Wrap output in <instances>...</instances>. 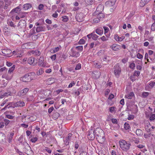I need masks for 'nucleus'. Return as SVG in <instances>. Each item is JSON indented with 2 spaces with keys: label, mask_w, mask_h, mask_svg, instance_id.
I'll return each instance as SVG.
<instances>
[{
  "label": "nucleus",
  "mask_w": 155,
  "mask_h": 155,
  "mask_svg": "<svg viewBox=\"0 0 155 155\" xmlns=\"http://www.w3.org/2000/svg\"><path fill=\"white\" fill-rule=\"evenodd\" d=\"M35 74L34 72L29 73L25 74L20 78V80L24 82H29L34 78Z\"/></svg>",
  "instance_id": "obj_1"
},
{
  "label": "nucleus",
  "mask_w": 155,
  "mask_h": 155,
  "mask_svg": "<svg viewBox=\"0 0 155 155\" xmlns=\"http://www.w3.org/2000/svg\"><path fill=\"white\" fill-rule=\"evenodd\" d=\"M120 147L123 151H127L131 145L129 142L126 141L124 140H120L119 141Z\"/></svg>",
  "instance_id": "obj_2"
},
{
  "label": "nucleus",
  "mask_w": 155,
  "mask_h": 155,
  "mask_svg": "<svg viewBox=\"0 0 155 155\" xmlns=\"http://www.w3.org/2000/svg\"><path fill=\"white\" fill-rule=\"evenodd\" d=\"M94 131L96 136L98 137L97 139L101 140V135H104V131L101 129L97 128L94 130Z\"/></svg>",
  "instance_id": "obj_3"
},
{
  "label": "nucleus",
  "mask_w": 155,
  "mask_h": 155,
  "mask_svg": "<svg viewBox=\"0 0 155 155\" xmlns=\"http://www.w3.org/2000/svg\"><path fill=\"white\" fill-rule=\"evenodd\" d=\"M114 73L117 77H118L121 72V69L119 64H116L114 66Z\"/></svg>",
  "instance_id": "obj_4"
},
{
  "label": "nucleus",
  "mask_w": 155,
  "mask_h": 155,
  "mask_svg": "<svg viewBox=\"0 0 155 155\" xmlns=\"http://www.w3.org/2000/svg\"><path fill=\"white\" fill-rule=\"evenodd\" d=\"M4 1V6L3 8L4 9H7L9 11L11 8V5L12 2L11 0H3Z\"/></svg>",
  "instance_id": "obj_5"
},
{
  "label": "nucleus",
  "mask_w": 155,
  "mask_h": 155,
  "mask_svg": "<svg viewBox=\"0 0 155 155\" xmlns=\"http://www.w3.org/2000/svg\"><path fill=\"white\" fill-rule=\"evenodd\" d=\"M100 8H102V6L101 5L97 7L96 11V14H98L97 17L98 18L100 19L101 18H104L105 16L104 14L103 13L101 12V11H100V12H99V9Z\"/></svg>",
  "instance_id": "obj_6"
},
{
  "label": "nucleus",
  "mask_w": 155,
  "mask_h": 155,
  "mask_svg": "<svg viewBox=\"0 0 155 155\" xmlns=\"http://www.w3.org/2000/svg\"><path fill=\"white\" fill-rule=\"evenodd\" d=\"M95 136L96 135L95 134L94 130L91 129L89 130L87 136L89 139L91 140H94L95 138Z\"/></svg>",
  "instance_id": "obj_7"
},
{
  "label": "nucleus",
  "mask_w": 155,
  "mask_h": 155,
  "mask_svg": "<svg viewBox=\"0 0 155 155\" xmlns=\"http://www.w3.org/2000/svg\"><path fill=\"white\" fill-rule=\"evenodd\" d=\"M75 17L77 21L80 22L83 20L84 17V14L82 13H78L76 15Z\"/></svg>",
  "instance_id": "obj_8"
},
{
  "label": "nucleus",
  "mask_w": 155,
  "mask_h": 155,
  "mask_svg": "<svg viewBox=\"0 0 155 155\" xmlns=\"http://www.w3.org/2000/svg\"><path fill=\"white\" fill-rule=\"evenodd\" d=\"M39 65L40 66L46 67H47V63L44 62V58L43 57H41L39 59L38 61Z\"/></svg>",
  "instance_id": "obj_9"
},
{
  "label": "nucleus",
  "mask_w": 155,
  "mask_h": 155,
  "mask_svg": "<svg viewBox=\"0 0 155 155\" xmlns=\"http://www.w3.org/2000/svg\"><path fill=\"white\" fill-rule=\"evenodd\" d=\"M29 91V88H25L22 90L18 92L17 94V96H22L26 94Z\"/></svg>",
  "instance_id": "obj_10"
},
{
  "label": "nucleus",
  "mask_w": 155,
  "mask_h": 155,
  "mask_svg": "<svg viewBox=\"0 0 155 155\" xmlns=\"http://www.w3.org/2000/svg\"><path fill=\"white\" fill-rule=\"evenodd\" d=\"M28 62L30 65L32 64L33 65H35L38 63L37 60H36L35 61L34 58L33 57L29 58L28 60Z\"/></svg>",
  "instance_id": "obj_11"
},
{
  "label": "nucleus",
  "mask_w": 155,
  "mask_h": 155,
  "mask_svg": "<svg viewBox=\"0 0 155 155\" xmlns=\"http://www.w3.org/2000/svg\"><path fill=\"white\" fill-rule=\"evenodd\" d=\"M13 77V74L8 73H7L3 74L2 77L3 78H5L7 80H10Z\"/></svg>",
  "instance_id": "obj_12"
},
{
  "label": "nucleus",
  "mask_w": 155,
  "mask_h": 155,
  "mask_svg": "<svg viewBox=\"0 0 155 155\" xmlns=\"http://www.w3.org/2000/svg\"><path fill=\"white\" fill-rule=\"evenodd\" d=\"M25 153L28 155H33L34 153L32 150H31V148L29 145L27 146L25 148Z\"/></svg>",
  "instance_id": "obj_13"
},
{
  "label": "nucleus",
  "mask_w": 155,
  "mask_h": 155,
  "mask_svg": "<svg viewBox=\"0 0 155 155\" xmlns=\"http://www.w3.org/2000/svg\"><path fill=\"white\" fill-rule=\"evenodd\" d=\"M101 75V72L97 71H94L92 73V77L95 79L99 78L100 77Z\"/></svg>",
  "instance_id": "obj_14"
},
{
  "label": "nucleus",
  "mask_w": 155,
  "mask_h": 155,
  "mask_svg": "<svg viewBox=\"0 0 155 155\" xmlns=\"http://www.w3.org/2000/svg\"><path fill=\"white\" fill-rule=\"evenodd\" d=\"M21 5L13 9L10 12V14L11 15L14 14V13H18L19 12H20L21 11Z\"/></svg>",
  "instance_id": "obj_15"
},
{
  "label": "nucleus",
  "mask_w": 155,
  "mask_h": 155,
  "mask_svg": "<svg viewBox=\"0 0 155 155\" xmlns=\"http://www.w3.org/2000/svg\"><path fill=\"white\" fill-rule=\"evenodd\" d=\"M12 51L10 49H5L2 50V52L5 56L9 57L10 54L12 53Z\"/></svg>",
  "instance_id": "obj_16"
},
{
  "label": "nucleus",
  "mask_w": 155,
  "mask_h": 155,
  "mask_svg": "<svg viewBox=\"0 0 155 155\" xmlns=\"http://www.w3.org/2000/svg\"><path fill=\"white\" fill-rule=\"evenodd\" d=\"M45 26L42 25L40 26L37 27L35 30L36 32L38 33L40 32L45 31Z\"/></svg>",
  "instance_id": "obj_17"
},
{
  "label": "nucleus",
  "mask_w": 155,
  "mask_h": 155,
  "mask_svg": "<svg viewBox=\"0 0 155 155\" xmlns=\"http://www.w3.org/2000/svg\"><path fill=\"white\" fill-rule=\"evenodd\" d=\"M32 7V5L29 3H26L22 6V9L24 10H28Z\"/></svg>",
  "instance_id": "obj_18"
},
{
  "label": "nucleus",
  "mask_w": 155,
  "mask_h": 155,
  "mask_svg": "<svg viewBox=\"0 0 155 155\" xmlns=\"http://www.w3.org/2000/svg\"><path fill=\"white\" fill-rule=\"evenodd\" d=\"M26 23V21L23 20H20L19 22L18 27L22 28L25 27Z\"/></svg>",
  "instance_id": "obj_19"
},
{
  "label": "nucleus",
  "mask_w": 155,
  "mask_h": 155,
  "mask_svg": "<svg viewBox=\"0 0 155 155\" xmlns=\"http://www.w3.org/2000/svg\"><path fill=\"white\" fill-rule=\"evenodd\" d=\"M71 56L72 57L77 58L79 57L80 55V53L79 52L74 51L72 49H71Z\"/></svg>",
  "instance_id": "obj_20"
},
{
  "label": "nucleus",
  "mask_w": 155,
  "mask_h": 155,
  "mask_svg": "<svg viewBox=\"0 0 155 155\" xmlns=\"http://www.w3.org/2000/svg\"><path fill=\"white\" fill-rule=\"evenodd\" d=\"M25 103L23 101H19L14 104L15 107H23L25 106Z\"/></svg>",
  "instance_id": "obj_21"
},
{
  "label": "nucleus",
  "mask_w": 155,
  "mask_h": 155,
  "mask_svg": "<svg viewBox=\"0 0 155 155\" xmlns=\"http://www.w3.org/2000/svg\"><path fill=\"white\" fill-rule=\"evenodd\" d=\"M5 126L9 125H12L13 123H14L15 121H10L7 119H4L3 120Z\"/></svg>",
  "instance_id": "obj_22"
},
{
  "label": "nucleus",
  "mask_w": 155,
  "mask_h": 155,
  "mask_svg": "<svg viewBox=\"0 0 155 155\" xmlns=\"http://www.w3.org/2000/svg\"><path fill=\"white\" fill-rule=\"evenodd\" d=\"M115 3V1L109 0L107 1L105 3V5L109 7H111L113 6Z\"/></svg>",
  "instance_id": "obj_23"
},
{
  "label": "nucleus",
  "mask_w": 155,
  "mask_h": 155,
  "mask_svg": "<svg viewBox=\"0 0 155 155\" xmlns=\"http://www.w3.org/2000/svg\"><path fill=\"white\" fill-rule=\"evenodd\" d=\"M4 35L7 36H9L11 35L12 33V30H3Z\"/></svg>",
  "instance_id": "obj_24"
},
{
  "label": "nucleus",
  "mask_w": 155,
  "mask_h": 155,
  "mask_svg": "<svg viewBox=\"0 0 155 155\" xmlns=\"http://www.w3.org/2000/svg\"><path fill=\"white\" fill-rule=\"evenodd\" d=\"M134 96V94L133 92H130L129 94L125 95V97L129 99H131Z\"/></svg>",
  "instance_id": "obj_25"
},
{
  "label": "nucleus",
  "mask_w": 155,
  "mask_h": 155,
  "mask_svg": "<svg viewBox=\"0 0 155 155\" xmlns=\"http://www.w3.org/2000/svg\"><path fill=\"white\" fill-rule=\"evenodd\" d=\"M111 48L113 50L116 51L119 49L120 46L119 45L114 44L113 45Z\"/></svg>",
  "instance_id": "obj_26"
},
{
  "label": "nucleus",
  "mask_w": 155,
  "mask_h": 155,
  "mask_svg": "<svg viewBox=\"0 0 155 155\" xmlns=\"http://www.w3.org/2000/svg\"><path fill=\"white\" fill-rule=\"evenodd\" d=\"M150 126H151V125L150 124V123L149 124H146V125L145 126V130L147 132H150L151 130L150 128L149 127Z\"/></svg>",
  "instance_id": "obj_27"
},
{
  "label": "nucleus",
  "mask_w": 155,
  "mask_h": 155,
  "mask_svg": "<svg viewBox=\"0 0 155 155\" xmlns=\"http://www.w3.org/2000/svg\"><path fill=\"white\" fill-rule=\"evenodd\" d=\"M43 94L45 96H48L51 94V92L50 90H46L43 91Z\"/></svg>",
  "instance_id": "obj_28"
},
{
  "label": "nucleus",
  "mask_w": 155,
  "mask_h": 155,
  "mask_svg": "<svg viewBox=\"0 0 155 155\" xmlns=\"http://www.w3.org/2000/svg\"><path fill=\"white\" fill-rule=\"evenodd\" d=\"M103 30L102 28L97 29L96 30V32L98 35H101L103 33Z\"/></svg>",
  "instance_id": "obj_29"
},
{
  "label": "nucleus",
  "mask_w": 155,
  "mask_h": 155,
  "mask_svg": "<svg viewBox=\"0 0 155 155\" xmlns=\"http://www.w3.org/2000/svg\"><path fill=\"white\" fill-rule=\"evenodd\" d=\"M143 134V133L142 130L140 129L136 130V135L138 136H141Z\"/></svg>",
  "instance_id": "obj_30"
},
{
  "label": "nucleus",
  "mask_w": 155,
  "mask_h": 155,
  "mask_svg": "<svg viewBox=\"0 0 155 155\" xmlns=\"http://www.w3.org/2000/svg\"><path fill=\"white\" fill-rule=\"evenodd\" d=\"M27 14V12H23V13L20 12V13H19L18 14L19 15L21 18H24L25 16H26Z\"/></svg>",
  "instance_id": "obj_31"
},
{
  "label": "nucleus",
  "mask_w": 155,
  "mask_h": 155,
  "mask_svg": "<svg viewBox=\"0 0 155 155\" xmlns=\"http://www.w3.org/2000/svg\"><path fill=\"white\" fill-rule=\"evenodd\" d=\"M15 65H13L12 67L9 68L8 72L12 74L13 71H14L15 68Z\"/></svg>",
  "instance_id": "obj_32"
},
{
  "label": "nucleus",
  "mask_w": 155,
  "mask_h": 155,
  "mask_svg": "<svg viewBox=\"0 0 155 155\" xmlns=\"http://www.w3.org/2000/svg\"><path fill=\"white\" fill-rule=\"evenodd\" d=\"M7 24L9 26L11 27H13L14 28H15L16 26L15 25H14V24H13V23L12 21H8L7 22Z\"/></svg>",
  "instance_id": "obj_33"
},
{
  "label": "nucleus",
  "mask_w": 155,
  "mask_h": 155,
  "mask_svg": "<svg viewBox=\"0 0 155 155\" xmlns=\"http://www.w3.org/2000/svg\"><path fill=\"white\" fill-rule=\"evenodd\" d=\"M48 81L50 84H52L55 82V79L54 78H51L48 79Z\"/></svg>",
  "instance_id": "obj_34"
},
{
  "label": "nucleus",
  "mask_w": 155,
  "mask_h": 155,
  "mask_svg": "<svg viewBox=\"0 0 155 155\" xmlns=\"http://www.w3.org/2000/svg\"><path fill=\"white\" fill-rule=\"evenodd\" d=\"M92 38L94 40H96L98 36L96 34H94V33H92Z\"/></svg>",
  "instance_id": "obj_35"
},
{
  "label": "nucleus",
  "mask_w": 155,
  "mask_h": 155,
  "mask_svg": "<svg viewBox=\"0 0 155 155\" xmlns=\"http://www.w3.org/2000/svg\"><path fill=\"white\" fill-rule=\"evenodd\" d=\"M136 71H134V73L133 75H132L130 77V79L131 81L133 82L134 81H135V76L136 75Z\"/></svg>",
  "instance_id": "obj_36"
},
{
  "label": "nucleus",
  "mask_w": 155,
  "mask_h": 155,
  "mask_svg": "<svg viewBox=\"0 0 155 155\" xmlns=\"http://www.w3.org/2000/svg\"><path fill=\"white\" fill-rule=\"evenodd\" d=\"M130 128V125L127 123H125L124 124V128L126 130H128Z\"/></svg>",
  "instance_id": "obj_37"
},
{
  "label": "nucleus",
  "mask_w": 155,
  "mask_h": 155,
  "mask_svg": "<svg viewBox=\"0 0 155 155\" xmlns=\"http://www.w3.org/2000/svg\"><path fill=\"white\" fill-rule=\"evenodd\" d=\"M43 71L42 68L40 69L39 71L37 72V74L38 75H39L43 73Z\"/></svg>",
  "instance_id": "obj_38"
},
{
  "label": "nucleus",
  "mask_w": 155,
  "mask_h": 155,
  "mask_svg": "<svg viewBox=\"0 0 155 155\" xmlns=\"http://www.w3.org/2000/svg\"><path fill=\"white\" fill-rule=\"evenodd\" d=\"M146 4L145 3V2H144V1L143 0H141L140 3V6L141 7H143Z\"/></svg>",
  "instance_id": "obj_39"
},
{
  "label": "nucleus",
  "mask_w": 155,
  "mask_h": 155,
  "mask_svg": "<svg viewBox=\"0 0 155 155\" xmlns=\"http://www.w3.org/2000/svg\"><path fill=\"white\" fill-rule=\"evenodd\" d=\"M62 21L64 22H67L68 20V17L67 16H64L62 17Z\"/></svg>",
  "instance_id": "obj_40"
},
{
  "label": "nucleus",
  "mask_w": 155,
  "mask_h": 155,
  "mask_svg": "<svg viewBox=\"0 0 155 155\" xmlns=\"http://www.w3.org/2000/svg\"><path fill=\"white\" fill-rule=\"evenodd\" d=\"M81 68V64L80 63L78 64L75 68V70H79Z\"/></svg>",
  "instance_id": "obj_41"
},
{
  "label": "nucleus",
  "mask_w": 155,
  "mask_h": 155,
  "mask_svg": "<svg viewBox=\"0 0 155 155\" xmlns=\"http://www.w3.org/2000/svg\"><path fill=\"white\" fill-rule=\"evenodd\" d=\"M85 2L88 5H91L93 4V1L92 0H85Z\"/></svg>",
  "instance_id": "obj_42"
},
{
  "label": "nucleus",
  "mask_w": 155,
  "mask_h": 155,
  "mask_svg": "<svg viewBox=\"0 0 155 155\" xmlns=\"http://www.w3.org/2000/svg\"><path fill=\"white\" fill-rule=\"evenodd\" d=\"M37 140L38 138L37 137H34L32 138L30 141L32 143H35Z\"/></svg>",
  "instance_id": "obj_43"
},
{
  "label": "nucleus",
  "mask_w": 155,
  "mask_h": 155,
  "mask_svg": "<svg viewBox=\"0 0 155 155\" xmlns=\"http://www.w3.org/2000/svg\"><path fill=\"white\" fill-rule=\"evenodd\" d=\"M75 48L78 50L82 51L83 49V47L82 46H79L76 47Z\"/></svg>",
  "instance_id": "obj_44"
},
{
  "label": "nucleus",
  "mask_w": 155,
  "mask_h": 155,
  "mask_svg": "<svg viewBox=\"0 0 155 155\" xmlns=\"http://www.w3.org/2000/svg\"><path fill=\"white\" fill-rule=\"evenodd\" d=\"M129 67L131 69H134L135 67V64L134 63H132L130 64Z\"/></svg>",
  "instance_id": "obj_45"
},
{
  "label": "nucleus",
  "mask_w": 155,
  "mask_h": 155,
  "mask_svg": "<svg viewBox=\"0 0 155 155\" xmlns=\"http://www.w3.org/2000/svg\"><path fill=\"white\" fill-rule=\"evenodd\" d=\"M103 28L104 30V34H105L106 33H107L109 30V28L106 26H104Z\"/></svg>",
  "instance_id": "obj_46"
},
{
  "label": "nucleus",
  "mask_w": 155,
  "mask_h": 155,
  "mask_svg": "<svg viewBox=\"0 0 155 155\" xmlns=\"http://www.w3.org/2000/svg\"><path fill=\"white\" fill-rule=\"evenodd\" d=\"M11 92H5V93L4 94H3V95L7 97L8 96H10L11 95Z\"/></svg>",
  "instance_id": "obj_47"
},
{
  "label": "nucleus",
  "mask_w": 155,
  "mask_h": 155,
  "mask_svg": "<svg viewBox=\"0 0 155 155\" xmlns=\"http://www.w3.org/2000/svg\"><path fill=\"white\" fill-rule=\"evenodd\" d=\"M100 21V19L98 18H94L93 20L94 23H97Z\"/></svg>",
  "instance_id": "obj_48"
},
{
  "label": "nucleus",
  "mask_w": 155,
  "mask_h": 155,
  "mask_svg": "<svg viewBox=\"0 0 155 155\" xmlns=\"http://www.w3.org/2000/svg\"><path fill=\"white\" fill-rule=\"evenodd\" d=\"M12 30L8 26L5 25V26L3 28V30Z\"/></svg>",
  "instance_id": "obj_49"
},
{
  "label": "nucleus",
  "mask_w": 155,
  "mask_h": 155,
  "mask_svg": "<svg viewBox=\"0 0 155 155\" xmlns=\"http://www.w3.org/2000/svg\"><path fill=\"white\" fill-rule=\"evenodd\" d=\"M151 30L153 31L155 30V23H153L151 26Z\"/></svg>",
  "instance_id": "obj_50"
},
{
  "label": "nucleus",
  "mask_w": 155,
  "mask_h": 155,
  "mask_svg": "<svg viewBox=\"0 0 155 155\" xmlns=\"http://www.w3.org/2000/svg\"><path fill=\"white\" fill-rule=\"evenodd\" d=\"M79 141H77L75 143V145L74 147L75 149H78L79 147Z\"/></svg>",
  "instance_id": "obj_51"
},
{
  "label": "nucleus",
  "mask_w": 155,
  "mask_h": 155,
  "mask_svg": "<svg viewBox=\"0 0 155 155\" xmlns=\"http://www.w3.org/2000/svg\"><path fill=\"white\" fill-rule=\"evenodd\" d=\"M155 119V114H152L150 117V120H154Z\"/></svg>",
  "instance_id": "obj_52"
},
{
  "label": "nucleus",
  "mask_w": 155,
  "mask_h": 155,
  "mask_svg": "<svg viewBox=\"0 0 155 155\" xmlns=\"http://www.w3.org/2000/svg\"><path fill=\"white\" fill-rule=\"evenodd\" d=\"M44 24H45V23L44 20H43L42 23H40L39 22H37L35 23V25L37 26H39Z\"/></svg>",
  "instance_id": "obj_53"
},
{
  "label": "nucleus",
  "mask_w": 155,
  "mask_h": 155,
  "mask_svg": "<svg viewBox=\"0 0 155 155\" xmlns=\"http://www.w3.org/2000/svg\"><path fill=\"white\" fill-rule=\"evenodd\" d=\"M43 5L42 4H41L39 5L38 7V9L40 10H42L43 9Z\"/></svg>",
  "instance_id": "obj_54"
},
{
  "label": "nucleus",
  "mask_w": 155,
  "mask_h": 155,
  "mask_svg": "<svg viewBox=\"0 0 155 155\" xmlns=\"http://www.w3.org/2000/svg\"><path fill=\"white\" fill-rule=\"evenodd\" d=\"M149 85L151 88H152L155 86V82L151 81L149 84Z\"/></svg>",
  "instance_id": "obj_55"
},
{
  "label": "nucleus",
  "mask_w": 155,
  "mask_h": 155,
  "mask_svg": "<svg viewBox=\"0 0 155 155\" xmlns=\"http://www.w3.org/2000/svg\"><path fill=\"white\" fill-rule=\"evenodd\" d=\"M59 114L57 112H55L53 114V116H55L54 117L55 118H57L59 116Z\"/></svg>",
  "instance_id": "obj_56"
},
{
  "label": "nucleus",
  "mask_w": 155,
  "mask_h": 155,
  "mask_svg": "<svg viewBox=\"0 0 155 155\" xmlns=\"http://www.w3.org/2000/svg\"><path fill=\"white\" fill-rule=\"evenodd\" d=\"M54 107H51L50 108L48 109V112L49 114H51L52 111L54 110Z\"/></svg>",
  "instance_id": "obj_57"
},
{
  "label": "nucleus",
  "mask_w": 155,
  "mask_h": 155,
  "mask_svg": "<svg viewBox=\"0 0 155 155\" xmlns=\"http://www.w3.org/2000/svg\"><path fill=\"white\" fill-rule=\"evenodd\" d=\"M134 118V115H129L128 117V119L129 120H131L133 119Z\"/></svg>",
  "instance_id": "obj_58"
},
{
  "label": "nucleus",
  "mask_w": 155,
  "mask_h": 155,
  "mask_svg": "<svg viewBox=\"0 0 155 155\" xmlns=\"http://www.w3.org/2000/svg\"><path fill=\"white\" fill-rule=\"evenodd\" d=\"M151 135V133H149L148 134H144V137L145 138H147L148 137H150V135Z\"/></svg>",
  "instance_id": "obj_59"
},
{
  "label": "nucleus",
  "mask_w": 155,
  "mask_h": 155,
  "mask_svg": "<svg viewBox=\"0 0 155 155\" xmlns=\"http://www.w3.org/2000/svg\"><path fill=\"white\" fill-rule=\"evenodd\" d=\"M85 41L83 39H81L79 41V44H83L85 43Z\"/></svg>",
  "instance_id": "obj_60"
},
{
  "label": "nucleus",
  "mask_w": 155,
  "mask_h": 155,
  "mask_svg": "<svg viewBox=\"0 0 155 155\" xmlns=\"http://www.w3.org/2000/svg\"><path fill=\"white\" fill-rule=\"evenodd\" d=\"M23 137L22 136H21L18 139V141L19 142V143H22V140Z\"/></svg>",
  "instance_id": "obj_61"
},
{
  "label": "nucleus",
  "mask_w": 155,
  "mask_h": 155,
  "mask_svg": "<svg viewBox=\"0 0 155 155\" xmlns=\"http://www.w3.org/2000/svg\"><path fill=\"white\" fill-rule=\"evenodd\" d=\"M100 38L101 39V40L103 41H105L107 40V37L106 38L104 36H103L102 37H101Z\"/></svg>",
  "instance_id": "obj_62"
},
{
  "label": "nucleus",
  "mask_w": 155,
  "mask_h": 155,
  "mask_svg": "<svg viewBox=\"0 0 155 155\" xmlns=\"http://www.w3.org/2000/svg\"><path fill=\"white\" fill-rule=\"evenodd\" d=\"M143 57V56H142V55L140 54L139 53H138L137 54V58H138L139 59H142V58Z\"/></svg>",
  "instance_id": "obj_63"
},
{
  "label": "nucleus",
  "mask_w": 155,
  "mask_h": 155,
  "mask_svg": "<svg viewBox=\"0 0 155 155\" xmlns=\"http://www.w3.org/2000/svg\"><path fill=\"white\" fill-rule=\"evenodd\" d=\"M114 97V95L112 94H110L109 97L108 99L110 100H111Z\"/></svg>",
  "instance_id": "obj_64"
}]
</instances>
